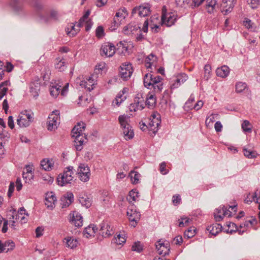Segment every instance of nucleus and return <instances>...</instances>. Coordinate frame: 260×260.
Masks as SVG:
<instances>
[{"label":"nucleus","mask_w":260,"mask_h":260,"mask_svg":"<svg viewBox=\"0 0 260 260\" xmlns=\"http://www.w3.org/2000/svg\"><path fill=\"white\" fill-rule=\"evenodd\" d=\"M85 128V124L82 122H79L72 129L73 137L75 138V146L78 151H81L83 145L87 142L86 136L83 133Z\"/></svg>","instance_id":"obj_1"},{"label":"nucleus","mask_w":260,"mask_h":260,"mask_svg":"<svg viewBox=\"0 0 260 260\" xmlns=\"http://www.w3.org/2000/svg\"><path fill=\"white\" fill-rule=\"evenodd\" d=\"M162 78L159 76H154L151 74H146L144 78L145 87L148 89L153 88L156 93H160L163 89Z\"/></svg>","instance_id":"obj_2"},{"label":"nucleus","mask_w":260,"mask_h":260,"mask_svg":"<svg viewBox=\"0 0 260 260\" xmlns=\"http://www.w3.org/2000/svg\"><path fill=\"white\" fill-rule=\"evenodd\" d=\"M73 167H68L62 174H60L57 178V182L58 185L63 186L67 184H71L73 181Z\"/></svg>","instance_id":"obj_3"},{"label":"nucleus","mask_w":260,"mask_h":260,"mask_svg":"<svg viewBox=\"0 0 260 260\" xmlns=\"http://www.w3.org/2000/svg\"><path fill=\"white\" fill-rule=\"evenodd\" d=\"M60 112L58 110H54L49 114L47 122V128L48 131H54L58 127L60 123Z\"/></svg>","instance_id":"obj_4"},{"label":"nucleus","mask_w":260,"mask_h":260,"mask_svg":"<svg viewBox=\"0 0 260 260\" xmlns=\"http://www.w3.org/2000/svg\"><path fill=\"white\" fill-rule=\"evenodd\" d=\"M128 15L126 9L125 8L119 9L113 18V21L110 27L111 29L115 30L120 24L123 22L125 17Z\"/></svg>","instance_id":"obj_5"},{"label":"nucleus","mask_w":260,"mask_h":260,"mask_svg":"<svg viewBox=\"0 0 260 260\" xmlns=\"http://www.w3.org/2000/svg\"><path fill=\"white\" fill-rule=\"evenodd\" d=\"M31 118L30 110L23 111L18 116L17 124L21 128L27 127L31 123Z\"/></svg>","instance_id":"obj_6"},{"label":"nucleus","mask_w":260,"mask_h":260,"mask_svg":"<svg viewBox=\"0 0 260 260\" xmlns=\"http://www.w3.org/2000/svg\"><path fill=\"white\" fill-rule=\"evenodd\" d=\"M177 14L175 12H166V9L164 7L162 10L161 22L162 25L170 27L174 24L177 19Z\"/></svg>","instance_id":"obj_7"},{"label":"nucleus","mask_w":260,"mask_h":260,"mask_svg":"<svg viewBox=\"0 0 260 260\" xmlns=\"http://www.w3.org/2000/svg\"><path fill=\"white\" fill-rule=\"evenodd\" d=\"M160 122V114L157 112L153 113L151 115L148 123V128L150 133L155 135L158 129Z\"/></svg>","instance_id":"obj_8"},{"label":"nucleus","mask_w":260,"mask_h":260,"mask_svg":"<svg viewBox=\"0 0 260 260\" xmlns=\"http://www.w3.org/2000/svg\"><path fill=\"white\" fill-rule=\"evenodd\" d=\"M77 173L79 179L84 182H87L90 176L89 168L85 164H80L79 166Z\"/></svg>","instance_id":"obj_9"},{"label":"nucleus","mask_w":260,"mask_h":260,"mask_svg":"<svg viewBox=\"0 0 260 260\" xmlns=\"http://www.w3.org/2000/svg\"><path fill=\"white\" fill-rule=\"evenodd\" d=\"M115 47L113 44L107 42L103 44L101 46V55L106 57H112L115 54Z\"/></svg>","instance_id":"obj_10"},{"label":"nucleus","mask_w":260,"mask_h":260,"mask_svg":"<svg viewBox=\"0 0 260 260\" xmlns=\"http://www.w3.org/2000/svg\"><path fill=\"white\" fill-rule=\"evenodd\" d=\"M133 69L131 63H123L120 66L119 75L124 80H127L132 76Z\"/></svg>","instance_id":"obj_11"},{"label":"nucleus","mask_w":260,"mask_h":260,"mask_svg":"<svg viewBox=\"0 0 260 260\" xmlns=\"http://www.w3.org/2000/svg\"><path fill=\"white\" fill-rule=\"evenodd\" d=\"M127 215L129 220L133 222L131 224L132 226L135 227L140 219L141 214L140 212L136 211L135 207L132 206L131 208H128L127 209Z\"/></svg>","instance_id":"obj_12"},{"label":"nucleus","mask_w":260,"mask_h":260,"mask_svg":"<svg viewBox=\"0 0 260 260\" xmlns=\"http://www.w3.org/2000/svg\"><path fill=\"white\" fill-rule=\"evenodd\" d=\"M97 76L92 75L86 79V81H82L80 82V85L82 88H86L90 91L93 89L95 85L96 84Z\"/></svg>","instance_id":"obj_13"},{"label":"nucleus","mask_w":260,"mask_h":260,"mask_svg":"<svg viewBox=\"0 0 260 260\" xmlns=\"http://www.w3.org/2000/svg\"><path fill=\"white\" fill-rule=\"evenodd\" d=\"M157 253L160 255H166L170 251L169 243L167 241H158L155 244Z\"/></svg>","instance_id":"obj_14"},{"label":"nucleus","mask_w":260,"mask_h":260,"mask_svg":"<svg viewBox=\"0 0 260 260\" xmlns=\"http://www.w3.org/2000/svg\"><path fill=\"white\" fill-rule=\"evenodd\" d=\"M56 202V198L53 192H48L45 194V205L48 208H54Z\"/></svg>","instance_id":"obj_15"},{"label":"nucleus","mask_w":260,"mask_h":260,"mask_svg":"<svg viewBox=\"0 0 260 260\" xmlns=\"http://www.w3.org/2000/svg\"><path fill=\"white\" fill-rule=\"evenodd\" d=\"M236 3L232 2V1L222 0V4H221V12L224 15H228L231 13Z\"/></svg>","instance_id":"obj_16"},{"label":"nucleus","mask_w":260,"mask_h":260,"mask_svg":"<svg viewBox=\"0 0 260 260\" xmlns=\"http://www.w3.org/2000/svg\"><path fill=\"white\" fill-rule=\"evenodd\" d=\"M70 221L77 227H80L83 225L82 217L77 212H73L70 214Z\"/></svg>","instance_id":"obj_17"},{"label":"nucleus","mask_w":260,"mask_h":260,"mask_svg":"<svg viewBox=\"0 0 260 260\" xmlns=\"http://www.w3.org/2000/svg\"><path fill=\"white\" fill-rule=\"evenodd\" d=\"M138 11V14L141 17H146L150 14V7L148 5L146 6H140L139 7L135 8L133 10V13Z\"/></svg>","instance_id":"obj_18"},{"label":"nucleus","mask_w":260,"mask_h":260,"mask_svg":"<svg viewBox=\"0 0 260 260\" xmlns=\"http://www.w3.org/2000/svg\"><path fill=\"white\" fill-rule=\"evenodd\" d=\"M22 177L25 183H31L32 179V167L29 165L25 166L23 170Z\"/></svg>","instance_id":"obj_19"},{"label":"nucleus","mask_w":260,"mask_h":260,"mask_svg":"<svg viewBox=\"0 0 260 260\" xmlns=\"http://www.w3.org/2000/svg\"><path fill=\"white\" fill-rule=\"evenodd\" d=\"M112 233V229L108 223L103 222L101 224L99 234L103 237H108L111 236Z\"/></svg>","instance_id":"obj_20"},{"label":"nucleus","mask_w":260,"mask_h":260,"mask_svg":"<svg viewBox=\"0 0 260 260\" xmlns=\"http://www.w3.org/2000/svg\"><path fill=\"white\" fill-rule=\"evenodd\" d=\"M157 93L154 91L150 92L146 98V105L149 108H154L156 104V94Z\"/></svg>","instance_id":"obj_21"},{"label":"nucleus","mask_w":260,"mask_h":260,"mask_svg":"<svg viewBox=\"0 0 260 260\" xmlns=\"http://www.w3.org/2000/svg\"><path fill=\"white\" fill-rule=\"evenodd\" d=\"M54 160L51 158H44L40 162V165L42 169L46 171H50L53 168Z\"/></svg>","instance_id":"obj_22"},{"label":"nucleus","mask_w":260,"mask_h":260,"mask_svg":"<svg viewBox=\"0 0 260 260\" xmlns=\"http://www.w3.org/2000/svg\"><path fill=\"white\" fill-rule=\"evenodd\" d=\"M74 196L72 192H68L61 199V206L62 208L68 207L73 202Z\"/></svg>","instance_id":"obj_23"},{"label":"nucleus","mask_w":260,"mask_h":260,"mask_svg":"<svg viewBox=\"0 0 260 260\" xmlns=\"http://www.w3.org/2000/svg\"><path fill=\"white\" fill-rule=\"evenodd\" d=\"M127 91V89L126 88H124L121 91H120L113 101V103L115 104L117 106H119L120 104L124 102L126 97L124 94Z\"/></svg>","instance_id":"obj_24"},{"label":"nucleus","mask_w":260,"mask_h":260,"mask_svg":"<svg viewBox=\"0 0 260 260\" xmlns=\"http://www.w3.org/2000/svg\"><path fill=\"white\" fill-rule=\"evenodd\" d=\"M61 86L58 84L51 83L49 85V91L51 96L53 98H56L60 93Z\"/></svg>","instance_id":"obj_25"},{"label":"nucleus","mask_w":260,"mask_h":260,"mask_svg":"<svg viewBox=\"0 0 260 260\" xmlns=\"http://www.w3.org/2000/svg\"><path fill=\"white\" fill-rule=\"evenodd\" d=\"M124 139L127 141L132 139L134 137V130L132 126L124 127L121 128Z\"/></svg>","instance_id":"obj_26"},{"label":"nucleus","mask_w":260,"mask_h":260,"mask_svg":"<svg viewBox=\"0 0 260 260\" xmlns=\"http://www.w3.org/2000/svg\"><path fill=\"white\" fill-rule=\"evenodd\" d=\"M187 76L185 74H180L176 76L174 83L171 85V88L178 87L181 84L183 83L187 79Z\"/></svg>","instance_id":"obj_27"},{"label":"nucleus","mask_w":260,"mask_h":260,"mask_svg":"<svg viewBox=\"0 0 260 260\" xmlns=\"http://www.w3.org/2000/svg\"><path fill=\"white\" fill-rule=\"evenodd\" d=\"M80 31V27H78L77 25V27H75V24L70 23L68 24L67 27L66 28V31L68 36L70 37L75 36Z\"/></svg>","instance_id":"obj_28"},{"label":"nucleus","mask_w":260,"mask_h":260,"mask_svg":"<svg viewBox=\"0 0 260 260\" xmlns=\"http://www.w3.org/2000/svg\"><path fill=\"white\" fill-rule=\"evenodd\" d=\"M140 29V27L137 26L133 23H129L124 27L123 32L124 34L129 35L135 34L138 29Z\"/></svg>","instance_id":"obj_29"},{"label":"nucleus","mask_w":260,"mask_h":260,"mask_svg":"<svg viewBox=\"0 0 260 260\" xmlns=\"http://www.w3.org/2000/svg\"><path fill=\"white\" fill-rule=\"evenodd\" d=\"M98 231V228L94 224H90L86 227L83 232L84 236L88 238L89 237L94 236L95 233Z\"/></svg>","instance_id":"obj_30"},{"label":"nucleus","mask_w":260,"mask_h":260,"mask_svg":"<svg viewBox=\"0 0 260 260\" xmlns=\"http://www.w3.org/2000/svg\"><path fill=\"white\" fill-rule=\"evenodd\" d=\"M55 68L59 72L64 71L67 68L65 59L60 57L56 58L55 60Z\"/></svg>","instance_id":"obj_31"},{"label":"nucleus","mask_w":260,"mask_h":260,"mask_svg":"<svg viewBox=\"0 0 260 260\" xmlns=\"http://www.w3.org/2000/svg\"><path fill=\"white\" fill-rule=\"evenodd\" d=\"M217 8V0H207L206 2V10L208 13L212 14L216 11Z\"/></svg>","instance_id":"obj_32"},{"label":"nucleus","mask_w":260,"mask_h":260,"mask_svg":"<svg viewBox=\"0 0 260 260\" xmlns=\"http://www.w3.org/2000/svg\"><path fill=\"white\" fill-rule=\"evenodd\" d=\"M254 202L256 203L259 204L258 208L260 209V191H256L252 194H249L247 199L245 200V202L248 203V202Z\"/></svg>","instance_id":"obj_33"},{"label":"nucleus","mask_w":260,"mask_h":260,"mask_svg":"<svg viewBox=\"0 0 260 260\" xmlns=\"http://www.w3.org/2000/svg\"><path fill=\"white\" fill-rule=\"evenodd\" d=\"M230 73V69L226 66H222L220 68H218L216 70V73L217 76L221 78L226 77Z\"/></svg>","instance_id":"obj_34"},{"label":"nucleus","mask_w":260,"mask_h":260,"mask_svg":"<svg viewBox=\"0 0 260 260\" xmlns=\"http://www.w3.org/2000/svg\"><path fill=\"white\" fill-rule=\"evenodd\" d=\"M118 121L120 125V128H123L124 127L131 126L129 124V117L127 115L123 114L120 115L118 117Z\"/></svg>","instance_id":"obj_35"},{"label":"nucleus","mask_w":260,"mask_h":260,"mask_svg":"<svg viewBox=\"0 0 260 260\" xmlns=\"http://www.w3.org/2000/svg\"><path fill=\"white\" fill-rule=\"evenodd\" d=\"M222 226L220 224L215 223L207 226V230L214 236L217 235L221 231Z\"/></svg>","instance_id":"obj_36"},{"label":"nucleus","mask_w":260,"mask_h":260,"mask_svg":"<svg viewBox=\"0 0 260 260\" xmlns=\"http://www.w3.org/2000/svg\"><path fill=\"white\" fill-rule=\"evenodd\" d=\"M63 242L66 243V246L71 249L76 248L78 244V241L77 239L71 237H68L64 238Z\"/></svg>","instance_id":"obj_37"},{"label":"nucleus","mask_w":260,"mask_h":260,"mask_svg":"<svg viewBox=\"0 0 260 260\" xmlns=\"http://www.w3.org/2000/svg\"><path fill=\"white\" fill-rule=\"evenodd\" d=\"M157 57L153 54H150L145 59V66L147 68H150L152 65L156 62Z\"/></svg>","instance_id":"obj_38"},{"label":"nucleus","mask_w":260,"mask_h":260,"mask_svg":"<svg viewBox=\"0 0 260 260\" xmlns=\"http://www.w3.org/2000/svg\"><path fill=\"white\" fill-rule=\"evenodd\" d=\"M128 177H130L133 184H137L139 182L141 175L139 172L133 170L129 172Z\"/></svg>","instance_id":"obj_39"},{"label":"nucleus","mask_w":260,"mask_h":260,"mask_svg":"<svg viewBox=\"0 0 260 260\" xmlns=\"http://www.w3.org/2000/svg\"><path fill=\"white\" fill-rule=\"evenodd\" d=\"M243 151L245 156L248 158H255L257 156V153L255 151H253L245 147L243 148Z\"/></svg>","instance_id":"obj_40"},{"label":"nucleus","mask_w":260,"mask_h":260,"mask_svg":"<svg viewBox=\"0 0 260 260\" xmlns=\"http://www.w3.org/2000/svg\"><path fill=\"white\" fill-rule=\"evenodd\" d=\"M138 197V192L136 190H132L129 192V193L126 197V200L128 202L133 203V202L136 201Z\"/></svg>","instance_id":"obj_41"},{"label":"nucleus","mask_w":260,"mask_h":260,"mask_svg":"<svg viewBox=\"0 0 260 260\" xmlns=\"http://www.w3.org/2000/svg\"><path fill=\"white\" fill-rule=\"evenodd\" d=\"M214 217L216 221H220L223 218L222 207H219L215 209L214 212Z\"/></svg>","instance_id":"obj_42"},{"label":"nucleus","mask_w":260,"mask_h":260,"mask_svg":"<svg viewBox=\"0 0 260 260\" xmlns=\"http://www.w3.org/2000/svg\"><path fill=\"white\" fill-rule=\"evenodd\" d=\"M90 13V11L89 10L87 11L83 17L80 19L79 22L78 23V27H82L86 24V21L89 20L88 17Z\"/></svg>","instance_id":"obj_43"},{"label":"nucleus","mask_w":260,"mask_h":260,"mask_svg":"<svg viewBox=\"0 0 260 260\" xmlns=\"http://www.w3.org/2000/svg\"><path fill=\"white\" fill-rule=\"evenodd\" d=\"M15 247V244L12 240H8L4 242L5 251L6 252L12 251Z\"/></svg>","instance_id":"obj_44"},{"label":"nucleus","mask_w":260,"mask_h":260,"mask_svg":"<svg viewBox=\"0 0 260 260\" xmlns=\"http://www.w3.org/2000/svg\"><path fill=\"white\" fill-rule=\"evenodd\" d=\"M134 102L136 104L137 109L138 110H142L144 108V100L142 97H136Z\"/></svg>","instance_id":"obj_45"},{"label":"nucleus","mask_w":260,"mask_h":260,"mask_svg":"<svg viewBox=\"0 0 260 260\" xmlns=\"http://www.w3.org/2000/svg\"><path fill=\"white\" fill-rule=\"evenodd\" d=\"M41 179L44 183L47 184H51L54 181V178L47 173L42 174Z\"/></svg>","instance_id":"obj_46"},{"label":"nucleus","mask_w":260,"mask_h":260,"mask_svg":"<svg viewBox=\"0 0 260 260\" xmlns=\"http://www.w3.org/2000/svg\"><path fill=\"white\" fill-rule=\"evenodd\" d=\"M218 116V114H212L208 116L205 121V124L207 127H210L215 121V118Z\"/></svg>","instance_id":"obj_47"},{"label":"nucleus","mask_w":260,"mask_h":260,"mask_svg":"<svg viewBox=\"0 0 260 260\" xmlns=\"http://www.w3.org/2000/svg\"><path fill=\"white\" fill-rule=\"evenodd\" d=\"M10 5L15 11H19L22 9V6L18 0H11Z\"/></svg>","instance_id":"obj_48"},{"label":"nucleus","mask_w":260,"mask_h":260,"mask_svg":"<svg viewBox=\"0 0 260 260\" xmlns=\"http://www.w3.org/2000/svg\"><path fill=\"white\" fill-rule=\"evenodd\" d=\"M247 87V85L245 83L242 82H238L236 85V90L237 92H243Z\"/></svg>","instance_id":"obj_49"},{"label":"nucleus","mask_w":260,"mask_h":260,"mask_svg":"<svg viewBox=\"0 0 260 260\" xmlns=\"http://www.w3.org/2000/svg\"><path fill=\"white\" fill-rule=\"evenodd\" d=\"M211 73V67L209 64H206L204 67V78L208 80L210 76Z\"/></svg>","instance_id":"obj_50"},{"label":"nucleus","mask_w":260,"mask_h":260,"mask_svg":"<svg viewBox=\"0 0 260 260\" xmlns=\"http://www.w3.org/2000/svg\"><path fill=\"white\" fill-rule=\"evenodd\" d=\"M132 249L133 251L140 252L143 250V246L139 241L136 242L132 246Z\"/></svg>","instance_id":"obj_51"},{"label":"nucleus","mask_w":260,"mask_h":260,"mask_svg":"<svg viewBox=\"0 0 260 260\" xmlns=\"http://www.w3.org/2000/svg\"><path fill=\"white\" fill-rule=\"evenodd\" d=\"M242 128L243 131L251 132L252 128L250 122L248 120H244L242 124Z\"/></svg>","instance_id":"obj_52"},{"label":"nucleus","mask_w":260,"mask_h":260,"mask_svg":"<svg viewBox=\"0 0 260 260\" xmlns=\"http://www.w3.org/2000/svg\"><path fill=\"white\" fill-rule=\"evenodd\" d=\"M196 229L194 228H190L187 231L184 232V237H186L189 239L194 236L195 234Z\"/></svg>","instance_id":"obj_53"},{"label":"nucleus","mask_w":260,"mask_h":260,"mask_svg":"<svg viewBox=\"0 0 260 260\" xmlns=\"http://www.w3.org/2000/svg\"><path fill=\"white\" fill-rule=\"evenodd\" d=\"M43 9V5L38 1H34V13H38Z\"/></svg>","instance_id":"obj_54"},{"label":"nucleus","mask_w":260,"mask_h":260,"mask_svg":"<svg viewBox=\"0 0 260 260\" xmlns=\"http://www.w3.org/2000/svg\"><path fill=\"white\" fill-rule=\"evenodd\" d=\"M25 218L24 216H21L20 214L17 213L16 211H14L13 212L12 219H15L16 221L20 220L22 222L25 223L26 222Z\"/></svg>","instance_id":"obj_55"},{"label":"nucleus","mask_w":260,"mask_h":260,"mask_svg":"<svg viewBox=\"0 0 260 260\" xmlns=\"http://www.w3.org/2000/svg\"><path fill=\"white\" fill-rule=\"evenodd\" d=\"M95 35L98 38H101L104 36V30L102 26H99L96 28Z\"/></svg>","instance_id":"obj_56"},{"label":"nucleus","mask_w":260,"mask_h":260,"mask_svg":"<svg viewBox=\"0 0 260 260\" xmlns=\"http://www.w3.org/2000/svg\"><path fill=\"white\" fill-rule=\"evenodd\" d=\"M115 243L118 245H121L123 244L126 241V239L124 236H121L120 235H118L116 237H115Z\"/></svg>","instance_id":"obj_57"},{"label":"nucleus","mask_w":260,"mask_h":260,"mask_svg":"<svg viewBox=\"0 0 260 260\" xmlns=\"http://www.w3.org/2000/svg\"><path fill=\"white\" fill-rule=\"evenodd\" d=\"M251 8H256L260 4V0H247Z\"/></svg>","instance_id":"obj_58"},{"label":"nucleus","mask_w":260,"mask_h":260,"mask_svg":"<svg viewBox=\"0 0 260 260\" xmlns=\"http://www.w3.org/2000/svg\"><path fill=\"white\" fill-rule=\"evenodd\" d=\"M14 188H15V184L13 182H11L10 184L8 193H7L9 198H11L12 197V194L14 190Z\"/></svg>","instance_id":"obj_59"},{"label":"nucleus","mask_w":260,"mask_h":260,"mask_svg":"<svg viewBox=\"0 0 260 260\" xmlns=\"http://www.w3.org/2000/svg\"><path fill=\"white\" fill-rule=\"evenodd\" d=\"M44 229L43 226H38L36 229V237L39 238L43 235Z\"/></svg>","instance_id":"obj_60"},{"label":"nucleus","mask_w":260,"mask_h":260,"mask_svg":"<svg viewBox=\"0 0 260 260\" xmlns=\"http://www.w3.org/2000/svg\"><path fill=\"white\" fill-rule=\"evenodd\" d=\"M8 125L11 129L14 128L15 125L12 116H9L8 119Z\"/></svg>","instance_id":"obj_61"},{"label":"nucleus","mask_w":260,"mask_h":260,"mask_svg":"<svg viewBox=\"0 0 260 260\" xmlns=\"http://www.w3.org/2000/svg\"><path fill=\"white\" fill-rule=\"evenodd\" d=\"M222 209L223 217L225 216H228V217L232 216V212L229 211L228 209H227V208H225L224 206H223L222 207Z\"/></svg>","instance_id":"obj_62"},{"label":"nucleus","mask_w":260,"mask_h":260,"mask_svg":"<svg viewBox=\"0 0 260 260\" xmlns=\"http://www.w3.org/2000/svg\"><path fill=\"white\" fill-rule=\"evenodd\" d=\"M173 203L175 205H177L180 203L181 198L179 195H175L173 197Z\"/></svg>","instance_id":"obj_63"},{"label":"nucleus","mask_w":260,"mask_h":260,"mask_svg":"<svg viewBox=\"0 0 260 260\" xmlns=\"http://www.w3.org/2000/svg\"><path fill=\"white\" fill-rule=\"evenodd\" d=\"M166 163L162 162L160 165V172L163 175H166L168 173V171L166 169Z\"/></svg>","instance_id":"obj_64"}]
</instances>
